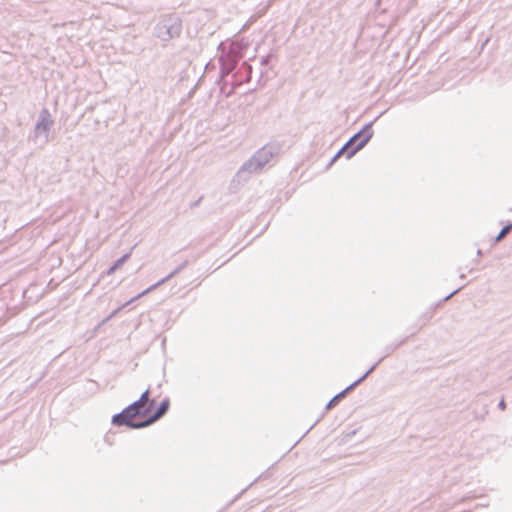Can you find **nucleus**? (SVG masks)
I'll return each mask as SVG.
<instances>
[{
	"label": "nucleus",
	"mask_w": 512,
	"mask_h": 512,
	"mask_svg": "<svg viewBox=\"0 0 512 512\" xmlns=\"http://www.w3.org/2000/svg\"><path fill=\"white\" fill-rule=\"evenodd\" d=\"M130 257L131 252L124 254L106 271V275L110 276L114 274L115 271L118 270Z\"/></svg>",
	"instance_id": "9b49d317"
},
{
	"label": "nucleus",
	"mask_w": 512,
	"mask_h": 512,
	"mask_svg": "<svg viewBox=\"0 0 512 512\" xmlns=\"http://www.w3.org/2000/svg\"><path fill=\"white\" fill-rule=\"evenodd\" d=\"M170 401L168 398H165L161 401L157 409L153 414L148 416L146 419L141 420L138 424H135L136 427H148L162 418L169 410Z\"/></svg>",
	"instance_id": "1a4fd4ad"
},
{
	"label": "nucleus",
	"mask_w": 512,
	"mask_h": 512,
	"mask_svg": "<svg viewBox=\"0 0 512 512\" xmlns=\"http://www.w3.org/2000/svg\"><path fill=\"white\" fill-rule=\"evenodd\" d=\"M373 122H369L363 126V128L355 133L346 143V147L350 150L347 151V159L352 158L358 151H360L372 138Z\"/></svg>",
	"instance_id": "20e7f679"
},
{
	"label": "nucleus",
	"mask_w": 512,
	"mask_h": 512,
	"mask_svg": "<svg viewBox=\"0 0 512 512\" xmlns=\"http://www.w3.org/2000/svg\"><path fill=\"white\" fill-rule=\"evenodd\" d=\"M242 55L236 48H230L229 51L219 57L220 77L228 76L237 66Z\"/></svg>",
	"instance_id": "423d86ee"
},
{
	"label": "nucleus",
	"mask_w": 512,
	"mask_h": 512,
	"mask_svg": "<svg viewBox=\"0 0 512 512\" xmlns=\"http://www.w3.org/2000/svg\"><path fill=\"white\" fill-rule=\"evenodd\" d=\"M274 154V147L264 146L243 163L236 176L244 180L249 178L253 173L260 171L273 158Z\"/></svg>",
	"instance_id": "f03ea898"
},
{
	"label": "nucleus",
	"mask_w": 512,
	"mask_h": 512,
	"mask_svg": "<svg viewBox=\"0 0 512 512\" xmlns=\"http://www.w3.org/2000/svg\"><path fill=\"white\" fill-rule=\"evenodd\" d=\"M349 150L350 149L348 147H346V145L344 144V146L332 158V160L329 163V166H331L342 154H345L347 156V151H349Z\"/></svg>",
	"instance_id": "ddd939ff"
},
{
	"label": "nucleus",
	"mask_w": 512,
	"mask_h": 512,
	"mask_svg": "<svg viewBox=\"0 0 512 512\" xmlns=\"http://www.w3.org/2000/svg\"><path fill=\"white\" fill-rule=\"evenodd\" d=\"M54 125V121L47 108H43L38 115L34 127V139L40 141L42 144L49 142V134Z\"/></svg>",
	"instance_id": "39448f33"
},
{
	"label": "nucleus",
	"mask_w": 512,
	"mask_h": 512,
	"mask_svg": "<svg viewBox=\"0 0 512 512\" xmlns=\"http://www.w3.org/2000/svg\"><path fill=\"white\" fill-rule=\"evenodd\" d=\"M405 342V339L402 340L400 343L398 344H392V345H389L386 347V355H389L390 353H392L393 351H395L401 344H403Z\"/></svg>",
	"instance_id": "2eb2a0df"
},
{
	"label": "nucleus",
	"mask_w": 512,
	"mask_h": 512,
	"mask_svg": "<svg viewBox=\"0 0 512 512\" xmlns=\"http://www.w3.org/2000/svg\"><path fill=\"white\" fill-rule=\"evenodd\" d=\"M512 231V222H509L507 225H505L498 235L495 237V242L501 241L508 233Z\"/></svg>",
	"instance_id": "f8f14e48"
},
{
	"label": "nucleus",
	"mask_w": 512,
	"mask_h": 512,
	"mask_svg": "<svg viewBox=\"0 0 512 512\" xmlns=\"http://www.w3.org/2000/svg\"><path fill=\"white\" fill-rule=\"evenodd\" d=\"M405 342V339L402 340L400 343L398 344H392V345H389L386 347V355H389L390 353H392L393 351H395L401 344H403Z\"/></svg>",
	"instance_id": "dca6fc26"
},
{
	"label": "nucleus",
	"mask_w": 512,
	"mask_h": 512,
	"mask_svg": "<svg viewBox=\"0 0 512 512\" xmlns=\"http://www.w3.org/2000/svg\"><path fill=\"white\" fill-rule=\"evenodd\" d=\"M461 289H462V287L455 289L453 292H451L449 295H447L444 298V301H447L448 299H450L452 296H454L456 293H458Z\"/></svg>",
	"instance_id": "f3484780"
},
{
	"label": "nucleus",
	"mask_w": 512,
	"mask_h": 512,
	"mask_svg": "<svg viewBox=\"0 0 512 512\" xmlns=\"http://www.w3.org/2000/svg\"><path fill=\"white\" fill-rule=\"evenodd\" d=\"M477 255L478 256L482 255V251L480 249L477 251Z\"/></svg>",
	"instance_id": "aec40b11"
},
{
	"label": "nucleus",
	"mask_w": 512,
	"mask_h": 512,
	"mask_svg": "<svg viewBox=\"0 0 512 512\" xmlns=\"http://www.w3.org/2000/svg\"><path fill=\"white\" fill-rule=\"evenodd\" d=\"M252 76V66L248 62H243L240 69L233 74V83L231 90L227 93V96H230L234 89L243 83H247L251 80Z\"/></svg>",
	"instance_id": "6e6552de"
},
{
	"label": "nucleus",
	"mask_w": 512,
	"mask_h": 512,
	"mask_svg": "<svg viewBox=\"0 0 512 512\" xmlns=\"http://www.w3.org/2000/svg\"><path fill=\"white\" fill-rule=\"evenodd\" d=\"M498 407H499V409H501V410H505V408H506V403H505L504 399L500 400V402L498 403Z\"/></svg>",
	"instance_id": "a211bd4d"
},
{
	"label": "nucleus",
	"mask_w": 512,
	"mask_h": 512,
	"mask_svg": "<svg viewBox=\"0 0 512 512\" xmlns=\"http://www.w3.org/2000/svg\"><path fill=\"white\" fill-rule=\"evenodd\" d=\"M349 150L350 149L348 147H346V145L344 144V146L332 158V160L329 163V166H331L342 154H345L347 156V151H349Z\"/></svg>",
	"instance_id": "4468645a"
},
{
	"label": "nucleus",
	"mask_w": 512,
	"mask_h": 512,
	"mask_svg": "<svg viewBox=\"0 0 512 512\" xmlns=\"http://www.w3.org/2000/svg\"><path fill=\"white\" fill-rule=\"evenodd\" d=\"M383 358H380L374 365H372L360 378L355 380L353 383H351L349 386H347L344 390L337 393L326 405V410H330L333 407H335L341 399H343L348 392L353 390L355 387H357L361 382H363L379 365V363L382 361Z\"/></svg>",
	"instance_id": "0eeeda50"
},
{
	"label": "nucleus",
	"mask_w": 512,
	"mask_h": 512,
	"mask_svg": "<svg viewBox=\"0 0 512 512\" xmlns=\"http://www.w3.org/2000/svg\"><path fill=\"white\" fill-rule=\"evenodd\" d=\"M182 21L175 14L163 15L154 28V35L163 42L180 36Z\"/></svg>",
	"instance_id": "7ed1b4c3"
},
{
	"label": "nucleus",
	"mask_w": 512,
	"mask_h": 512,
	"mask_svg": "<svg viewBox=\"0 0 512 512\" xmlns=\"http://www.w3.org/2000/svg\"><path fill=\"white\" fill-rule=\"evenodd\" d=\"M155 404V401L150 399V390H145L140 398L126 408H124L121 412L112 416V424L114 426H125L129 429H142L143 427L132 426L138 424L140 421H135V418L145 417L148 415L150 408Z\"/></svg>",
	"instance_id": "f257e3e1"
},
{
	"label": "nucleus",
	"mask_w": 512,
	"mask_h": 512,
	"mask_svg": "<svg viewBox=\"0 0 512 512\" xmlns=\"http://www.w3.org/2000/svg\"><path fill=\"white\" fill-rule=\"evenodd\" d=\"M189 264V260L185 259L183 260L175 269H173L167 276L159 280L157 283L153 284L152 286L148 287L146 290L141 292L138 296L135 297V299L140 298L151 291L155 290L159 286L163 285L164 283L168 282L170 279L178 275L182 270H184Z\"/></svg>",
	"instance_id": "9d476101"
},
{
	"label": "nucleus",
	"mask_w": 512,
	"mask_h": 512,
	"mask_svg": "<svg viewBox=\"0 0 512 512\" xmlns=\"http://www.w3.org/2000/svg\"><path fill=\"white\" fill-rule=\"evenodd\" d=\"M269 62V56H265L261 59V65H267Z\"/></svg>",
	"instance_id": "6ab92c4d"
}]
</instances>
